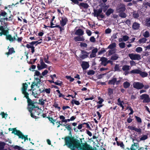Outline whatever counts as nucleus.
I'll use <instances>...</instances> for the list:
<instances>
[{"label": "nucleus", "mask_w": 150, "mask_h": 150, "mask_svg": "<svg viewBox=\"0 0 150 150\" xmlns=\"http://www.w3.org/2000/svg\"><path fill=\"white\" fill-rule=\"evenodd\" d=\"M65 144L71 150H93L92 147L86 142L81 144L78 139L69 136L64 138Z\"/></svg>", "instance_id": "f257e3e1"}, {"label": "nucleus", "mask_w": 150, "mask_h": 150, "mask_svg": "<svg viewBox=\"0 0 150 150\" xmlns=\"http://www.w3.org/2000/svg\"><path fill=\"white\" fill-rule=\"evenodd\" d=\"M27 99V103H28V107L27 108L28 111L30 114V116L31 117L35 119H38L39 117L35 116V115H39L40 113L38 112H36L35 110V112H33V110H35V108H38L39 109V107L37 106H36L35 104H38V103L36 101H34L31 100L29 98V96L26 98Z\"/></svg>", "instance_id": "f03ea898"}, {"label": "nucleus", "mask_w": 150, "mask_h": 150, "mask_svg": "<svg viewBox=\"0 0 150 150\" xmlns=\"http://www.w3.org/2000/svg\"><path fill=\"white\" fill-rule=\"evenodd\" d=\"M6 27V26L0 24V36L2 35L5 36L6 39L11 42L15 41L16 39L15 36L12 37L11 35L9 34V29Z\"/></svg>", "instance_id": "7ed1b4c3"}, {"label": "nucleus", "mask_w": 150, "mask_h": 150, "mask_svg": "<svg viewBox=\"0 0 150 150\" xmlns=\"http://www.w3.org/2000/svg\"><path fill=\"white\" fill-rule=\"evenodd\" d=\"M94 12L92 13L94 17H96L98 19L99 18H103L104 16L102 12L103 10H93Z\"/></svg>", "instance_id": "20e7f679"}, {"label": "nucleus", "mask_w": 150, "mask_h": 150, "mask_svg": "<svg viewBox=\"0 0 150 150\" xmlns=\"http://www.w3.org/2000/svg\"><path fill=\"white\" fill-rule=\"evenodd\" d=\"M28 85L25 83H23V87L22 88V93L24 95V97L26 98L29 96V94L28 93L26 92Z\"/></svg>", "instance_id": "39448f33"}, {"label": "nucleus", "mask_w": 150, "mask_h": 150, "mask_svg": "<svg viewBox=\"0 0 150 150\" xmlns=\"http://www.w3.org/2000/svg\"><path fill=\"white\" fill-rule=\"evenodd\" d=\"M140 99L143 100V102L144 103H149L150 102V99L149 95L148 94H144L140 96Z\"/></svg>", "instance_id": "423d86ee"}, {"label": "nucleus", "mask_w": 150, "mask_h": 150, "mask_svg": "<svg viewBox=\"0 0 150 150\" xmlns=\"http://www.w3.org/2000/svg\"><path fill=\"white\" fill-rule=\"evenodd\" d=\"M128 56L132 60H139L141 59V56L139 54H128Z\"/></svg>", "instance_id": "0eeeda50"}, {"label": "nucleus", "mask_w": 150, "mask_h": 150, "mask_svg": "<svg viewBox=\"0 0 150 150\" xmlns=\"http://www.w3.org/2000/svg\"><path fill=\"white\" fill-rule=\"evenodd\" d=\"M40 65L39 64H38L37 65V68L39 70L47 68V65L44 63L42 59L40 58Z\"/></svg>", "instance_id": "6e6552de"}, {"label": "nucleus", "mask_w": 150, "mask_h": 150, "mask_svg": "<svg viewBox=\"0 0 150 150\" xmlns=\"http://www.w3.org/2000/svg\"><path fill=\"white\" fill-rule=\"evenodd\" d=\"M133 85L134 88L137 89H141L144 86L143 83L139 82H134Z\"/></svg>", "instance_id": "1a4fd4ad"}, {"label": "nucleus", "mask_w": 150, "mask_h": 150, "mask_svg": "<svg viewBox=\"0 0 150 150\" xmlns=\"http://www.w3.org/2000/svg\"><path fill=\"white\" fill-rule=\"evenodd\" d=\"M18 132L16 133L15 134L19 138H21L22 139H24V141H25L26 140H28V135H25V136L23 134L22 132L20 131H17Z\"/></svg>", "instance_id": "9d476101"}, {"label": "nucleus", "mask_w": 150, "mask_h": 150, "mask_svg": "<svg viewBox=\"0 0 150 150\" xmlns=\"http://www.w3.org/2000/svg\"><path fill=\"white\" fill-rule=\"evenodd\" d=\"M9 21L8 18L7 17V16L3 18H1L0 20V24L5 25L6 27L8 25V23L6 21Z\"/></svg>", "instance_id": "9b49d317"}, {"label": "nucleus", "mask_w": 150, "mask_h": 150, "mask_svg": "<svg viewBox=\"0 0 150 150\" xmlns=\"http://www.w3.org/2000/svg\"><path fill=\"white\" fill-rule=\"evenodd\" d=\"M61 20H60V24L62 26H64L66 25L68 22L67 18L65 17L61 18Z\"/></svg>", "instance_id": "f8f14e48"}, {"label": "nucleus", "mask_w": 150, "mask_h": 150, "mask_svg": "<svg viewBox=\"0 0 150 150\" xmlns=\"http://www.w3.org/2000/svg\"><path fill=\"white\" fill-rule=\"evenodd\" d=\"M127 128L128 129L130 130L135 131L136 132L139 133V134H140V133L142 132V129L140 128H137L135 127L129 126H128Z\"/></svg>", "instance_id": "ddd939ff"}, {"label": "nucleus", "mask_w": 150, "mask_h": 150, "mask_svg": "<svg viewBox=\"0 0 150 150\" xmlns=\"http://www.w3.org/2000/svg\"><path fill=\"white\" fill-rule=\"evenodd\" d=\"M107 60L108 59L106 57H101L100 59V61H101L100 64L104 66H106L107 64Z\"/></svg>", "instance_id": "4468645a"}, {"label": "nucleus", "mask_w": 150, "mask_h": 150, "mask_svg": "<svg viewBox=\"0 0 150 150\" xmlns=\"http://www.w3.org/2000/svg\"><path fill=\"white\" fill-rule=\"evenodd\" d=\"M142 13V12L140 10H138L137 11H134L133 13L132 16L135 18H137L140 15H141Z\"/></svg>", "instance_id": "2eb2a0df"}, {"label": "nucleus", "mask_w": 150, "mask_h": 150, "mask_svg": "<svg viewBox=\"0 0 150 150\" xmlns=\"http://www.w3.org/2000/svg\"><path fill=\"white\" fill-rule=\"evenodd\" d=\"M81 65L83 70L86 69L89 67L88 63L85 61H83Z\"/></svg>", "instance_id": "dca6fc26"}, {"label": "nucleus", "mask_w": 150, "mask_h": 150, "mask_svg": "<svg viewBox=\"0 0 150 150\" xmlns=\"http://www.w3.org/2000/svg\"><path fill=\"white\" fill-rule=\"evenodd\" d=\"M9 47H8V52H6L5 54L7 56V57H8L9 55L13 53H15V51L14 48L13 47L9 48Z\"/></svg>", "instance_id": "f3484780"}, {"label": "nucleus", "mask_w": 150, "mask_h": 150, "mask_svg": "<svg viewBox=\"0 0 150 150\" xmlns=\"http://www.w3.org/2000/svg\"><path fill=\"white\" fill-rule=\"evenodd\" d=\"M84 34V31L82 29L79 28L76 31L74 34L78 36H82Z\"/></svg>", "instance_id": "a211bd4d"}, {"label": "nucleus", "mask_w": 150, "mask_h": 150, "mask_svg": "<svg viewBox=\"0 0 150 150\" xmlns=\"http://www.w3.org/2000/svg\"><path fill=\"white\" fill-rule=\"evenodd\" d=\"M74 40L75 42L83 41L85 40V39L83 36H78L75 37L74 38Z\"/></svg>", "instance_id": "6ab92c4d"}, {"label": "nucleus", "mask_w": 150, "mask_h": 150, "mask_svg": "<svg viewBox=\"0 0 150 150\" xmlns=\"http://www.w3.org/2000/svg\"><path fill=\"white\" fill-rule=\"evenodd\" d=\"M98 52V49L96 48L93 49L92 51L91 54L90 56V58L95 57L96 56V53Z\"/></svg>", "instance_id": "aec40b11"}, {"label": "nucleus", "mask_w": 150, "mask_h": 150, "mask_svg": "<svg viewBox=\"0 0 150 150\" xmlns=\"http://www.w3.org/2000/svg\"><path fill=\"white\" fill-rule=\"evenodd\" d=\"M79 6L81 8H87L89 6L88 5L87 3H79L78 4Z\"/></svg>", "instance_id": "412c9836"}, {"label": "nucleus", "mask_w": 150, "mask_h": 150, "mask_svg": "<svg viewBox=\"0 0 150 150\" xmlns=\"http://www.w3.org/2000/svg\"><path fill=\"white\" fill-rule=\"evenodd\" d=\"M125 10H120L119 12V16L122 18H125L127 16V14L123 11Z\"/></svg>", "instance_id": "4be33fe9"}, {"label": "nucleus", "mask_w": 150, "mask_h": 150, "mask_svg": "<svg viewBox=\"0 0 150 150\" xmlns=\"http://www.w3.org/2000/svg\"><path fill=\"white\" fill-rule=\"evenodd\" d=\"M140 27V24L137 22H134L132 25V28L134 30H138Z\"/></svg>", "instance_id": "5701e85b"}, {"label": "nucleus", "mask_w": 150, "mask_h": 150, "mask_svg": "<svg viewBox=\"0 0 150 150\" xmlns=\"http://www.w3.org/2000/svg\"><path fill=\"white\" fill-rule=\"evenodd\" d=\"M134 144L132 145L131 147L130 148L131 150H136V149L134 148L135 146L137 148V143H135L134 142ZM144 149V148L143 147H140L139 149L138 150H143Z\"/></svg>", "instance_id": "b1692460"}, {"label": "nucleus", "mask_w": 150, "mask_h": 150, "mask_svg": "<svg viewBox=\"0 0 150 150\" xmlns=\"http://www.w3.org/2000/svg\"><path fill=\"white\" fill-rule=\"evenodd\" d=\"M116 82V78H113L111 79L110 80L108 81V83L109 85H114Z\"/></svg>", "instance_id": "393cba45"}, {"label": "nucleus", "mask_w": 150, "mask_h": 150, "mask_svg": "<svg viewBox=\"0 0 150 150\" xmlns=\"http://www.w3.org/2000/svg\"><path fill=\"white\" fill-rule=\"evenodd\" d=\"M114 10H103V11L104 12H105L107 16H108L114 12Z\"/></svg>", "instance_id": "a878e982"}, {"label": "nucleus", "mask_w": 150, "mask_h": 150, "mask_svg": "<svg viewBox=\"0 0 150 150\" xmlns=\"http://www.w3.org/2000/svg\"><path fill=\"white\" fill-rule=\"evenodd\" d=\"M40 93L39 90H37L35 92L33 91L32 92V95L35 98H37L38 96H40Z\"/></svg>", "instance_id": "bb28decb"}, {"label": "nucleus", "mask_w": 150, "mask_h": 150, "mask_svg": "<svg viewBox=\"0 0 150 150\" xmlns=\"http://www.w3.org/2000/svg\"><path fill=\"white\" fill-rule=\"evenodd\" d=\"M56 91L59 94V95H58V96L59 98L60 97H62L64 99L66 100H68V99H67V98H65V95L64 94H63L62 93H60V91L58 89L57 90H56Z\"/></svg>", "instance_id": "cd10ccee"}, {"label": "nucleus", "mask_w": 150, "mask_h": 150, "mask_svg": "<svg viewBox=\"0 0 150 150\" xmlns=\"http://www.w3.org/2000/svg\"><path fill=\"white\" fill-rule=\"evenodd\" d=\"M119 58L118 55L117 54H115L112 55L110 59L112 60H116Z\"/></svg>", "instance_id": "c85d7f7f"}, {"label": "nucleus", "mask_w": 150, "mask_h": 150, "mask_svg": "<svg viewBox=\"0 0 150 150\" xmlns=\"http://www.w3.org/2000/svg\"><path fill=\"white\" fill-rule=\"evenodd\" d=\"M118 9H126L125 8V6L123 4H119L117 6Z\"/></svg>", "instance_id": "c756f323"}, {"label": "nucleus", "mask_w": 150, "mask_h": 150, "mask_svg": "<svg viewBox=\"0 0 150 150\" xmlns=\"http://www.w3.org/2000/svg\"><path fill=\"white\" fill-rule=\"evenodd\" d=\"M66 126L65 128L69 131V132L70 134H71V131L73 130V129H72L71 127V126L68 123H67L66 124Z\"/></svg>", "instance_id": "7c9ffc66"}, {"label": "nucleus", "mask_w": 150, "mask_h": 150, "mask_svg": "<svg viewBox=\"0 0 150 150\" xmlns=\"http://www.w3.org/2000/svg\"><path fill=\"white\" fill-rule=\"evenodd\" d=\"M116 47V44L115 42H113L111 44H110L108 47L106 49H112L115 48Z\"/></svg>", "instance_id": "2f4dec72"}, {"label": "nucleus", "mask_w": 150, "mask_h": 150, "mask_svg": "<svg viewBox=\"0 0 150 150\" xmlns=\"http://www.w3.org/2000/svg\"><path fill=\"white\" fill-rule=\"evenodd\" d=\"M48 81L50 83H54L55 85L59 86H62L63 84L62 82H60V83H58L56 82H54L53 80H48Z\"/></svg>", "instance_id": "473e14b6"}, {"label": "nucleus", "mask_w": 150, "mask_h": 150, "mask_svg": "<svg viewBox=\"0 0 150 150\" xmlns=\"http://www.w3.org/2000/svg\"><path fill=\"white\" fill-rule=\"evenodd\" d=\"M25 47L28 49L31 48V52L33 54L35 52V47L34 46H31L29 45H26Z\"/></svg>", "instance_id": "72a5a7b5"}, {"label": "nucleus", "mask_w": 150, "mask_h": 150, "mask_svg": "<svg viewBox=\"0 0 150 150\" xmlns=\"http://www.w3.org/2000/svg\"><path fill=\"white\" fill-rule=\"evenodd\" d=\"M123 86L125 88H127L129 87L130 83L127 81H125L123 83Z\"/></svg>", "instance_id": "f704fd0d"}, {"label": "nucleus", "mask_w": 150, "mask_h": 150, "mask_svg": "<svg viewBox=\"0 0 150 150\" xmlns=\"http://www.w3.org/2000/svg\"><path fill=\"white\" fill-rule=\"evenodd\" d=\"M71 103L72 105H74L75 104L77 105H79L80 103L79 101L75 100H72V101H71Z\"/></svg>", "instance_id": "c9c22d12"}, {"label": "nucleus", "mask_w": 150, "mask_h": 150, "mask_svg": "<svg viewBox=\"0 0 150 150\" xmlns=\"http://www.w3.org/2000/svg\"><path fill=\"white\" fill-rule=\"evenodd\" d=\"M141 70L137 69H133L131 71V73L140 74Z\"/></svg>", "instance_id": "e433bc0d"}, {"label": "nucleus", "mask_w": 150, "mask_h": 150, "mask_svg": "<svg viewBox=\"0 0 150 150\" xmlns=\"http://www.w3.org/2000/svg\"><path fill=\"white\" fill-rule=\"evenodd\" d=\"M117 102V104L120 106L124 104V101H121L120 98L118 99Z\"/></svg>", "instance_id": "4c0bfd02"}, {"label": "nucleus", "mask_w": 150, "mask_h": 150, "mask_svg": "<svg viewBox=\"0 0 150 150\" xmlns=\"http://www.w3.org/2000/svg\"><path fill=\"white\" fill-rule=\"evenodd\" d=\"M8 130L9 131L13 130L11 133L12 134H14L15 135H16L15 134H16V133L18 132L17 131H20V130H17L16 128H9L8 129Z\"/></svg>", "instance_id": "58836bf2"}, {"label": "nucleus", "mask_w": 150, "mask_h": 150, "mask_svg": "<svg viewBox=\"0 0 150 150\" xmlns=\"http://www.w3.org/2000/svg\"><path fill=\"white\" fill-rule=\"evenodd\" d=\"M42 98L39 99L38 100V104H40L41 105H44L45 104V102H44V101H45Z\"/></svg>", "instance_id": "ea45409f"}, {"label": "nucleus", "mask_w": 150, "mask_h": 150, "mask_svg": "<svg viewBox=\"0 0 150 150\" xmlns=\"http://www.w3.org/2000/svg\"><path fill=\"white\" fill-rule=\"evenodd\" d=\"M120 67L119 65L118 64H116L115 65L114 68V71H120Z\"/></svg>", "instance_id": "a19ab883"}, {"label": "nucleus", "mask_w": 150, "mask_h": 150, "mask_svg": "<svg viewBox=\"0 0 150 150\" xmlns=\"http://www.w3.org/2000/svg\"><path fill=\"white\" fill-rule=\"evenodd\" d=\"M129 66L125 65L122 67V69L123 71L128 70L129 69Z\"/></svg>", "instance_id": "79ce46f5"}, {"label": "nucleus", "mask_w": 150, "mask_h": 150, "mask_svg": "<svg viewBox=\"0 0 150 150\" xmlns=\"http://www.w3.org/2000/svg\"><path fill=\"white\" fill-rule=\"evenodd\" d=\"M139 74L142 77H146L148 75V74L147 73L142 71H141Z\"/></svg>", "instance_id": "37998d69"}, {"label": "nucleus", "mask_w": 150, "mask_h": 150, "mask_svg": "<svg viewBox=\"0 0 150 150\" xmlns=\"http://www.w3.org/2000/svg\"><path fill=\"white\" fill-rule=\"evenodd\" d=\"M35 79L38 81L36 83L34 81L32 83V84L34 85V86H37L38 84L41 81V80L38 78H36Z\"/></svg>", "instance_id": "c03bdc74"}, {"label": "nucleus", "mask_w": 150, "mask_h": 150, "mask_svg": "<svg viewBox=\"0 0 150 150\" xmlns=\"http://www.w3.org/2000/svg\"><path fill=\"white\" fill-rule=\"evenodd\" d=\"M147 39L145 38H143L142 39H140L139 41L140 43H145Z\"/></svg>", "instance_id": "a18cd8bd"}, {"label": "nucleus", "mask_w": 150, "mask_h": 150, "mask_svg": "<svg viewBox=\"0 0 150 150\" xmlns=\"http://www.w3.org/2000/svg\"><path fill=\"white\" fill-rule=\"evenodd\" d=\"M119 47L121 48H124L125 47V44L124 42L120 43L119 44Z\"/></svg>", "instance_id": "49530a36"}, {"label": "nucleus", "mask_w": 150, "mask_h": 150, "mask_svg": "<svg viewBox=\"0 0 150 150\" xmlns=\"http://www.w3.org/2000/svg\"><path fill=\"white\" fill-rule=\"evenodd\" d=\"M80 58L82 59H84L85 58H87L88 57V54H81L79 56Z\"/></svg>", "instance_id": "de8ad7c7"}, {"label": "nucleus", "mask_w": 150, "mask_h": 150, "mask_svg": "<svg viewBox=\"0 0 150 150\" xmlns=\"http://www.w3.org/2000/svg\"><path fill=\"white\" fill-rule=\"evenodd\" d=\"M143 35L144 37L145 38H147L149 37L150 36L149 32L147 31H146L144 32Z\"/></svg>", "instance_id": "09e8293b"}, {"label": "nucleus", "mask_w": 150, "mask_h": 150, "mask_svg": "<svg viewBox=\"0 0 150 150\" xmlns=\"http://www.w3.org/2000/svg\"><path fill=\"white\" fill-rule=\"evenodd\" d=\"M135 118L136 120L139 123H141L142 122V120L139 117L135 116Z\"/></svg>", "instance_id": "8fccbe9b"}, {"label": "nucleus", "mask_w": 150, "mask_h": 150, "mask_svg": "<svg viewBox=\"0 0 150 150\" xmlns=\"http://www.w3.org/2000/svg\"><path fill=\"white\" fill-rule=\"evenodd\" d=\"M129 109L130 111V112L129 113V115H130L132 114L134 112V111L132 108L130 106H127V109Z\"/></svg>", "instance_id": "3c124183"}, {"label": "nucleus", "mask_w": 150, "mask_h": 150, "mask_svg": "<svg viewBox=\"0 0 150 150\" xmlns=\"http://www.w3.org/2000/svg\"><path fill=\"white\" fill-rule=\"evenodd\" d=\"M148 136L146 135H143L140 139L141 140H144L148 138Z\"/></svg>", "instance_id": "603ef678"}, {"label": "nucleus", "mask_w": 150, "mask_h": 150, "mask_svg": "<svg viewBox=\"0 0 150 150\" xmlns=\"http://www.w3.org/2000/svg\"><path fill=\"white\" fill-rule=\"evenodd\" d=\"M95 73V71L93 70H90L87 72L88 75H93Z\"/></svg>", "instance_id": "864d4df0"}, {"label": "nucleus", "mask_w": 150, "mask_h": 150, "mask_svg": "<svg viewBox=\"0 0 150 150\" xmlns=\"http://www.w3.org/2000/svg\"><path fill=\"white\" fill-rule=\"evenodd\" d=\"M129 39V37L126 35H124L123 36L122 39L123 41H126Z\"/></svg>", "instance_id": "5fc2aeb1"}, {"label": "nucleus", "mask_w": 150, "mask_h": 150, "mask_svg": "<svg viewBox=\"0 0 150 150\" xmlns=\"http://www.w3.org/2000/svg\"><path fill=\"white\" fill-rule=\"evenodd\" d=\"M5 143L4 142L0 143V150H3L4 148Z\"/></svg>", "instance_id": "6e6d98bb"}, {"label": "nucleus", "mask_w": 150, "mask_h": 150, "mask_svg": "<svg viewBox=\"0 0 150 150\" xmlns=\"http://www.w3.org/2000/svg\"><path fill=\"white\" fill-rule=\"evenodd\" d=\"M17 34H16V36L17 37V39H16V40H17L18 42H21L22 40L23 39V38L22 37H18L17 36Z\"/></svg>", "instance_id": "4d7b16f0"}, {"label": "nucleus", "mask_w": 150, "mask_h": 150, "mask_svg": "<svg viewBox=\"0 0 150 150\" xmlns=\"http://www.w3.org/2000/svg\"><path fill=\"white\" fill-rule=\"evenodd\" d=\"M75 4H79V1H82L83 0H70Z\"/></svg>", "instance_id": "13d9d810"}, {"label": "nucleus", "mask_w": 150, "mask_h": 150, "mask_svg": "<svg viewBox=\"0 0 150 150\" xmlns=\"http://www.w3.org/2000/svg\"><path fill=\"white\" fill-rule=\"evenodd\" d=\"M108 94L109 95L112 94L113 93V90L112 89L109 88L108 89Z\"/></svg>", "instance_id": "bf43d9fd"}, {"label": "nucleus", "mask_w": 150, "mask_h": 150, "mask_svg": "<svg viewBox=\"0 0 150 150\" xmlns=\"http://www.w3.org/2000/svg\"><path fill=\"white\" fill-rule=\"evenodd\" d=\"M35 71V72L34 73V76H38L40 75V72L39 71H38L37 70H32V71Z\"/></svg>", "instance_id": "052dcab7"}, {"label": "nucleus", "mask_w": 150, "mask_h": 150, "mask_svg": "<svg viewBox=\"0 0 150 150\" xmlns=\"http://www.w3.org/2000/svg\"><path fill=\"white\" fill-rule=\"evenodd\" d=\"M117 144L118 146H120V147H124V145L123 143V142H121L120 143L118 141H117Z\"/></svg>", "instance_id": "680f3d73"}, {"label": "nucleus", "mask_w": 150, "mask_h": 150, "mask_svg": "<svg viewBox=\"0 0 150 150\" xmlns=\"http://www.w3.org/2000/svg\"><path fill=\"white\" fill-rule=\"evenodd\" d=\"M108 52V54L109 56H110L115 53V51L112 50H109Z\"/></svg>", "instance_id": "e2e57ef3"}, {"label": "nucleus", "mask_w": 150, "mask_h": 150, "mask_svg": "<svg viewBox=\"0 0 150 150\" xmlns=\"http://www.w3.org/2000/svg\"><path fill=\"white\" fill-rule=\"evenodd\" d=\"M38 10H35L34 12H33V14L35 17H38L39 15V14L38 13Z\"/></svg>", "instance_id": "0e129e2a"}, {"label": "nucleus", "mask_w": 150, "mask_h": 150, "mask_svg": "<svg viewBox=\"0 0 150 150\" xmlns=\"http://www.w3.org/2000/svg\"><path fill=\"white\" fill-rule=\"evenodd\" d=\"M98 99L99 100L97 102V103L99 104H101L102 103V102L104 101L103 99L101 98L100 97H98Z\"/></svg>", "instance_id": "69168bd1"}, {"label": "nucleus", "mask_w": 150, "mask_h": 150, "mask_svg": "<svg viewBox=\"0 0 150 150\" xmlns=\"http://www.w3.org/2000/svg\"><path fill=\"white\" fill-rule=\"evenodd\" d=\"M105 52V50L104 48H103L101 49V50L98 52V54L99 55L101 54L102 53Z\"/></svg>", "instance_id": "338daca9"}, {"label": "nucleus", "mask_w": 150, "mask_h": 150, "mask_svg": "<svg viewBox=\"0 0 150 150\" xmlns=\"http://www.w3.org/2000/svg\"><path fill=\"white\" fill-rule=\"evenodd\" d=\"M142 50V49L140 47H138L136 48V51L137 52H140Z\"/></svg>", "instance_id": "774afa93"}]
</instances>
